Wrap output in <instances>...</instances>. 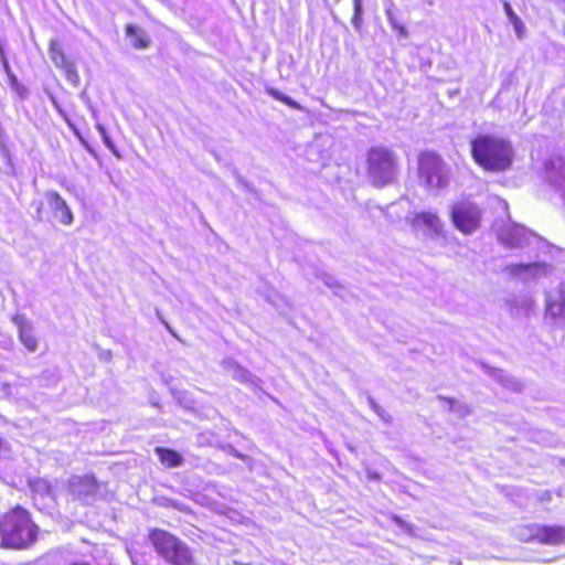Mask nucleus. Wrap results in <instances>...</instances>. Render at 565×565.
<instances>
[{
  "mask_svg": "<svg viewBox=\"0 0 565 565\" xmlns=\"http://www.w3.org/2000/svg\"><path fill=\"white\" fill-rule=\"evenodd\" d=\"M10 455L9 444L0 438V459H6Z\"/></svg>",
  "mask_w": 565,
  "mask_h": 565,
  "instance_id": "7c9ffc66",
  "label": "nucleus"
},
{
  "mask_svg": "<svg viewBox=\"0 0 565 565\" xmlns=\"http://www.w3.org/2000/svg\"><path fill=\"white\" fill-rule=\"evenodd\" d=\"M546 316L556 324L565 327V300L558 290L548 294L546 298Z\"/></svg>",
  "mask_w": 565,
  "mask_h": 565,
  "instance_id": "4468645a",
  "label": "nucleus"
},
{
  "mask_svg": "<svg viewBox=\"0 0 565 565\" xmlns=\"http://www.w3.org/2000/svg\"><path fill=\"white\" fill-rule=\"evenodd\" d=\"M515 535L523 542H537L546 545L565 543V526L526 524L515 530Z\"/></svg>",
  "mask_w": 565,
  "mask_h": 565,
  "instance_id": "423d86ee",
  "label": "nucleus"
},
{
  "mask_svg": "<svg viewBox=\"0 0 565 565\" xmlns=\"http://www.w3.org/2000/svg\"><path fill=\"white\" fill-rule=\"evenodd\" d=\"M225 371L237 382L246 384L252 387L258 386V377L253 375L248 370L244 369L235 361L228 359L223 361Z\"/></svg>",
  "mask_w": 565,
  "mask_h": 565,
  "instance_id": "2eb2a0df",
  "label": "nucleus"
},
{
  "mask_svg": "<svg viewBox=\"0 0 565 565\" xmlns=\"http://www.w3.org/2000/svg\"><path fill=\"white\" fill-rule=\"evenodd\" d=\"M353 17H352V25L355 31H360L363 23V1L362 0H353Z\"/></svg>",
  "mask_w": 565,
  "mask_h": 565,
  "instance_id": "5701e85b",
  "label": "nucleus"
},
{
  "mask_svg": "<svg viewBox=\"0 0 565 565\" xmlns=\"http://www.w3.org/2000/svg\"><path fill=\"white\" fill-rule=\"evenodd\" d=\"M96 129L98 130L102 139H103V142L104 145L115 154L118 157V152L116 150V147H115V143L113 142V140L110 139L106 128L102 125V124H97L96 125Z\"/></svg>",
  "mask_w": 565,
  "mask_h": 565,
  "instance_id": "a878e982",
  "label": "nucleus"
},
{
  "mask_svg": "<svg viewBox=\"0 0 565 565\" xmlns=\"http://www.w3.org/2000/svg\"><path fill=\"white\" fill-rule=\"evenodd\" d=\"M546 182L565 196V153H554L544 163Z\"/></svg>",
  "mask_w": 565,
  "mask_h": 565,
  "instance_id": "6e6552de",
  "label": "nucleus"
},
{
  "mask_svg": "<svg viewBox=\"0 0 565 565\" xmlns=\"http://www.w3.org/2000/svg\"><path fill=\"white\" fill-rule=\"evenodd\" d=\"M38 527L26 510L17 507L0 519L1 542L6 547L24 548L36 539Z\"/></svg>",
  "mask_w": 565,
  "mask_h": 565,
  "instance_id": "f03ea898",
  "label": "nucleus"
},
{
  "mask_svg": "<svg viewBox=\"0 0 565 565\" xmlns=\"http://www.w3.org/2000/svg\"><path fill=\"white\" fill-rule=\"evenodd\" d=\"M45 201L53 216L63 225H71L74 221L73 213L65 200L56 191L44 193Z\"/></svg>",
  "mask_w": 565,
  "mask_h": 565,
  "instance_id": "ddd939ff",
  "label": "nucleus"
},
{
  "mask_svg": "<svg viewBox=\"0 0 565 565\" xmlns=\"http://www.w3.org/2000/svg\"><path fill=\"white\" fill-rule=\"evenodd\" d=\"M385 14H386L387 21H388V23L392 25V28H393L394 30L398 31V33H399L402 36L406 38V36H407V30L405 29V26H404V25H402V24L397 21L396 17H395V14H394V12H393V9H392L391 7H388V8H386V9H385Z\"/></svg>",
  "mask_w": 565,
  "mask_h": 565,
  "instance_id": "b1692460",
  "label": "nucleus"
},
{
  "mask_svg": "<svg viewBox=\"0 0 565 565\" xmlns=\"http://www.w3.org/2000/svg\"><path fill=\"white\" fill-rule=\"evenodd\" d=\"M398 171V160L395 153L385 147H375L367 154V172L370 180L376 186L392 183Z\"/></svg>",
  "mask_w": 565,
  "mask_h": 565,
  "instance_id": "20e7f679",
  "label": "nucleus"
},
{
  "mask_svg": "<svg viewBox=\"0 0 565 565\" xmlns=\"http://www.w3.org/2000/svg\"><path fill=\"white\" fill-rule=\"evenodd\" d=\"M488 373L497 380L500 384H502L504 387L512 390V391H521L522 384L516 381L514 377L510 376L508 373H505L503 370L500 369H488Z\"/></svg>",
  "mask_w": 565,
  "mask_h": 565,
  "instance_id": "6ab92c4d",
  "label": "nucleus"
},
{
  "mask_svg": "<svg viewBox=\"0 0 565 565\" xmlns=\"http://www.w3.org/2000/svg\"><path fill=\"white\" fill-rule=\"evenodd\" d=\"M126 35L135 49H147L150 44V38L147 32L139 26L128 24L126 26Z\"/></svg>",
  "mask_w": 565,
  "mask_h": 565,
  "instance_id": "f3484780",
  "label": "nucleus"
},
{
  "mask_svg": "<svg viewBox=\"0 0 565 565\" xmlns=\"http://www.w3.org/2000/svg\"><path fill=\"white\" fill-rule=\"evenodd\" d=\"M0 61H1V64H2V67H3V71L7 75V77L10 76V74H14L10 67L9 61L4 54V51L1 45H0Z\"/></svg>",
  "mask_w": 565,
  "mask_h": 565,
  "instance_id": "c85d7f7f",
  "label": "nucleus"
},
{
  "mask_svg": "<svg viewBox=\"0 0 565 565\" xmlns=\"http://www.w3.org/2000/svg\"><path fill=\"white\" fill-rule=\"evenodd\" d=\"M278 300H280V297L277 292L271 291V295L267 296V301L274 305L275 307L279 308Z\"/></svg>",
  "mask_w": 565,
  "mask_h": 565,
  "instance_id": "2f4dec72",
  "label": "nucleus"
},
{
  "mask_svg": "<svg viewBox=\"0 0 565 565\" xmlns=\"http://www.w3.org/2000/svg\"><path fill=\"white\" fill-rule=\"evenodd\" d=\"M282 103L288 105V106H290L291 108L300 109V105L296 100L291 99L290 97H288L286 95L284 97V102Z\"/></svg>",
  "mask_w": 565,
  "mask_h": 565,
  "instance_id": "473e14b6",
  "label": "nucleus"
},
{
  "mask_svg": "<svg viewBox=\"0 0 565 565\" xmlns=\"http://www.w3.org/2000/svg\"><path fill=\"white\" fill-rule=\"evenodd\" d=\"M50 58L54 63L56 67H63L70 62L66 60V56L61 47V45L57 43V41L52 40L50 42V49H49Z\"/></svg>",
  "mask_w": 565,
  "mask_h": 565,
  "instance_id": "412c9836",
  "label": "nucleus"
},
{
  "mask_svg": "<svg viewBox=\"0 0 565 565\" xmlns=\"http://www.w3.org/2000/svg\"><path fill=\"white\" fill-rule=\"evenodd\" d=\"M381 412H383V408L381 406H379V408L375 409V413L379 415Z\"/></svg>",
  "mask_w": 565,
  "mask_h": 565,
  "instance_id": "58836bf2",
  "label": "nucleus"
},
{
  "mask_svg": "<svg viewBox=\"0 0 565 565\" xmlns=\"http://www.w3.org/2000/svg\"><path fill=\"white\" fill-rule=\"evenodd\" d=\"M476 162L488 171H504L513 160V149L505 139L492 135H479L471 141Z\"/></svg>",
  "mask_w": 565,
  "mask_h": 565,
  "instance_id": "f257e3e1",
  "label": "nucleus"
},
{
  "mask_svg": "<svg viewBox=\"0 0 565 565\" xmlns=\"http://www.w3.org/2000/svg\"><path fill=\"white\" fill-rule=\"evenodd\" d=\"M270 95H271L275 99H277V100H279V102H284V97H285V95H284L282 93H280V92H278V90H276V89H271V90H270Z\"/></svg>",
  "mask_w": 565,
  "mask_h": 565,
  "instance_id": "72a5a7b5",
  "label": "nucleus"
},
{
  "mask_svg": "<svg viewBox=\"0 0 565 565\" xmlns=\"http://www.w3.org/2000/svg\"><path fill=\"white\" fill-rule=\"evenodd\" d=\"M233 455H234L235 457H237V458H241V459H244V458H245V457H244L242 454H239L237 450H233Z\"/></svg>",
  "mask_w": 565,
  "mask_h": 565,
  "instance_id": "4c0bfd02",
  "label": "nucleus"
},
{
  "mask_svg": "<svg viewBox=\"0 0 565 565\" xmlns=\"http://www.w3.org/2000/svg\"><path fill=\"white\" fill-rule=\"evenodd\" d=\"M14 322L18 326L21 342L29 351L34 352L38 348V341L33 335L31 323L20 317L15 318Z\"/></svg>",
  "mask_w": 565,
  "mask_h": 565,
  "instance_id": "dca6fc26",
  "label": "nucleus"
},
{
  "mask_svg": "<svg viewBox=\"0 0 565 565\" xmlns=\"http://www.w3.org/2000/svg\"><path fill=\"white\" fill-rule=\"evenodd\" d=\"M418 173L427 189L440 190L449 183L450 168L436 152L425 151L418 158Z\"/></svg>",
  "mask_w": 565,
  "mask_h": 565,
  "instance_id": "39448f33",
  "label": "nucleus"
},
{
  "mask_svg": "<svg viewBox=\"0 0 565 565\" xmlns=\"http://www.w3.org/2000/svg\"><path fill=\"white\" fill-rule=\"evenodd\" d=\"M533 234L520 224H508L498 230V239L509 248H522Z\"/></svg>",
  "mask_w": 565,
  "mask_h": 565,
  "instance_id": "9d476101",
  "label": "nucleus"
},
{
  "mask_svg": "<svg viewBox=\"0 0 565 565\" xmlns=\"http://www.w3.org/2000/svg\"><path fill=\"white\" fill-rule=\"evenodd\" d=\"M440 399L445 401L449 405V409L459 413L460 415L469 414V408L466 405H459L458 402L451 399V398H445L439 397Z\"/></svg>",
  "mask_w": 565,
  "mask_h": 565,
  "instance_id": "bb28decb",
  "label": "nucleus"
},
{
  "mask_svg": "<svg viewBox=\"0 0 565 565\" xmlns=\"http://www.w3.org/2000/svg\"><path fill=\"white\" fill-rule=\"evenodd\" d=\"M33 205L35 206V212H34L33 217L36 221H43L44 220L43 202L42 201H39V202L34 201Z\"/></svg>",
  "mask_w": 565,
  "mask_h": 565,
  "instance_id": "c756f323",
  "label": "nucleus"
},
{
  "mask_svg": "<svg viewBox=\"0 0 565 565\" xmlns=\"http://www.w3.org/2000/svg\"><path fill=\"white\" fill-rule=\"evenodd\" d=\"M73 565H83V564H73Z\"/></svg>",
  "mask_w": 565,
  "mask_h": 565,
  "instance_id": "ea45409f",
  "label": "nucleus"
},
{
  "mask_svg": "<svg viewBox=\"0 0 565 565\" xmlns=\"http://www.w3.org/2000/svg\"><path fill=\"white\" fill-rule=\"evenodd\" d=\"M503 9L518 36L522 38L525 29L523 21L516 15L509 2H503Z\"/></svg>",
  "mask_w": 565,
  "mask_h": 565,
  "instance_id": "4be33fe9",
  "label": "nucleus"
},
{
  "mask_svg": "<svg viewBox=\"0 0 565 565\" xmlns=\"http://www.w3.org/2000/svg\"><path fill=\"white\" fill-rule=\"evenodd\" d=\"M29 486L35 495H39L42 499L55 500V490L49 480L38 478L30 480Z\"/></svg>",
  "mask_w": 565,
  "mask_h": 565,
  "instance_id": "a211bd4d",
  "label": "nucleus"
},
{
  "mask_svg": "<svg viewBox=\"0 0 565 565\" xmlns=\"http://www.w3.org/2000/svg\"><path fill=\"white\" fill-rule=\"evenodd\" d=\"M407 220L415 230H424L434 235H439L443 232V222L435 212L413 213L407 216Z\"/></svg>",
  "mask_w": 565,
  "mask_h": 565,
  "instance_id": "f8f14e48",
  "label": "nucleus"
},
{
  "mask_svg": "<svg viewBox=\"0 0 565 565\" xmlns=\"http://www.w3.org/2000/svg\"><path fill=\"white\" fill-rule=\"evenodd\" d=\"M367 403L373 412H375L380 406L372 396H367Z\"/></svg>",
  "mask_w": 565,
  "mask_h": 565,
  "instance_id": "c9c22d12",
  "label": "nucleus"
},
{
  "mask_svg": "<svg viewBox=\"0 0 565 565\" xmlns=\"http://www.w3.org/2000/svg\"><path fill=\"white\" fill-rule=\"evenodd\" d=\"M332 280H333V278L328 276L327 279L324 280V282H326V285H328L329 287L332 288L334 286Z\"/></svg>",
  "mask_w": 565,
  "mask_h": 565,
  "instance_id": "e433bc0d",
  "label": "nucleus"
},
{
  "mask_svg": "<svg viewBox=\"0 0 565 565\" xmlns=\"http://www.w3.org/2000/svg\"><path fill=\"white\" fill-rule=\"evenodd\" d=\"M505 270L510 276L527 281L548 276L553 271V266L542 262L510 264L505 267Z\"/></svg>",
  "mask_w": 565,
  "mask_h": 565,
  "instance_id": "1a4fd4ad",
  "label": "nucleus"
},
{
  "mask_svg": "<svg viewBox=\"0 0 565 565\" xmlns=\"http://www.w3.org/2000/svg\"><path fill=\"white\" fill-rule=\"evenodd\" d=\"M149 540L157 552L170 565H194V558L189 546L171 533L154 529Z\"/></svg>",
  "mask_w": 565,
  "mask_h": 565,
  "instance_id": "7ed1b4c3",
  "label": "nucleus"
},
{
  "mask_svg": "<svg viewBox=\"0 0 565 565\" xmlns=\"http://www.w3.org/2000/svg\"><path fill=\"white\" fill-rule=\"evenodd\" d=\"M480 217V209L472 202H459L452 206V222L465 234H470L479 227Z\"/></svg>",
  "mask_w": 565,
  "mask_h": 565,
  "instance_id": "0eeeda50",
  "label": "nucleus"
},
{
  "mask_svg": "<svg viewBox=\"0 0 565 565\" xmlns=\"http://www.w3.org/2000/svg\"><path fill=\"white\" fill-rule=\"evenodd\" d=\"M70 493L78 500L88 501L97 491V482L93 476H74L68 481Z\"/></svg>",
  "mask_w": 565,
  "mask_h": 565,
  "instance_id": "9b49d317",
  "label": "nucleus"
},
{
  "mask_svg": "<svg viewBox=\"0 0 565 565\" xmlns=\"http://www.w3.org/2000/svg\"><path fill=\"white\" fill-rule=\"evenodd\" d=\"M160 461L167 467H178L182 463V457L174 450L167 448L156 449Z\"/></svg>",
  "mask_w": 565,
  "mask_h": 565,
  "instance_id": "aec40b11",
  "label": "nucleus"
},
{
  "mask_svg": "<svg viewBox=\"0 0 565 565\" xmlns=\"http://www.w3.org/2000/svg\"><path fill=\"white\" fill-rule=\"evenodd\" d=\"M377 416L385 423H390L392 419L391 415L385 409H383V412H381Z\"/></svg>",
  "mask_w": 565,
  "mask_h": 565,
  "instance_id": "f704fd0d",
  "label": "nucleus"
},
{
  "mask_svg": "<svg viewBox=\"0 0 565 565\" xmlns=\"http://www.w3.org/2000/svg\"><path fill=\"white\" fill-rule=\"evenodd\" d=\"M8 84L10 88L21 98L26 97L28 89L19 82L15 74H10V76H8Z\"/></svg>",
  "mask_w": 565,
  "mask_h": 565,
  "instance_id": "393cba45",
  "label": "nucleus"
},
{
  "mask_svg": "<svg viewBox=\"0 0 565 565\" xmlns=\"http://www.w3.org/2000/svg\"><path fill=\"white\" fill-rule=\"evenodd\" d=\"M65 71L66 79L72 84L76 85L79 77L78 74L72 63L66 64L62 67Z\"/></svg>",
  "mask_w": 565,
  "mask_h": 565,
  "instance_id": "cd10ccee",
  "label": "nucleus"
}]
</instances>
